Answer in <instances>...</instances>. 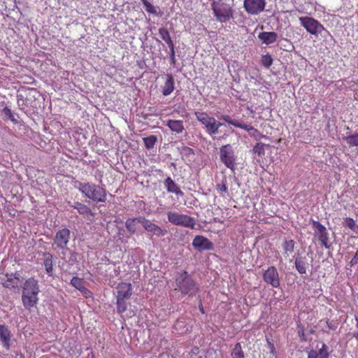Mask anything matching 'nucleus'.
<instances>
[{
  "mask_svg": "<svg viewBox=\"0 0 358 358\" xmlns=\"http://www.w3.org/2000/svg\"><path fill=\"white\" fill-rule=\"evenodd\" d=\"M22 301L25 309L30 310L36 307L38 301V294L40 292L38 281L34 278H28L23 283Z\"/></svg>",
  "mask_w": 358,
  "mask_h": 358,
  "instance_id": "f257e3e1",
  "label": "nucleus"
},
{
  "mask_svg": "<svg viewBox=\"0 0 358 358\" xmlns=\"http://www.w3.org/2000/svg\"><path fill=\"white\" fill-rule=\"evenodd\" d=\"M78 190L87 199L99 203L105 202L107 198L106 190L93 182H77Z\"/></svg>",
  "mask_w": 358,
  "mask_h": 358,
  "instance_id": "f03ea898",
  "label": "nucleus"
},
{
  "mask_svg": "<svg viewBox=\"0 0 358 358\" xmlns=\"http://www.w3.org/2000/svg\"><path fill=\"white\" fill-rule=\"evenodd\" d=\"M176 289H178L184 295L193 296L199 292L197 284L186 271L178 273L176 276Z\"/></svg>",
  "mask_w": 358,
  "mask_h": 358,
  "instance_id": "7ed1b4c3",
  "label": "nucleus"
},
{
  "mask_svg": "<svg viewBox=\"0 0 358 358\" xmlns=\"http://www.w3.org/2000/svg\"><path fill=\"white\" fill-rule=\"evenodd\" d=\"M133 294L132 285L130 282H121L117 286L116 305L119 314L124 313L128 306L127 301Z\"/></svg>",
  "mask_w": 358,
  "mask_h": 358,
  "instance_id": "20e7f679",
  "label": "nucleus"
},
{
  "mask_svg": "<svg viewBox=\"0 0 358 358\" xmlns=\"http://www.w3.org/2000/svg\"><path fill=\"white\" fill-rule=\"evenodd\" d=\"M194 115L196 120L204 126L210 136L219 133V129L222 125V122L217 120L215 117L210 116L206 112L195 111Z\"/></svg>",
  "mask_w": 358,
  "mask_h": 358,
  "instance_id": "39448f33",
  "label": "nucleus"
},
{
  "mask_svg": "<svg viewBox=\"0 0 358 358\" xmlns=\"http://www.w3.org/2000/svg\"><path fill=\"white\" fill-rule=\"evenodd\" d=\"M211 9L216 20L220 22H227L234 16L233 9L225 3L213 1Z\"/></svg>",
  "mask_w": 358,
  "mask_h": 358,
  "instance_id": "423d86ee",
  "label": "nucleus"
},
{
  "mask_svg": "<svg viewBox=\"0 0 358 358\" xmlns=\"http://www.w3.org/2000/svg\"><path fill=\"white\" fill-rule=\"evenodd\" d=\"M301 25L311 35L317 36L322 31L330 35L329 31L318 20L312 17H300Z\"/></svg>",
  "mask_w": 358,
  "mask_h": 358,
  "instance_id": "0eeeda50",
  "label": "nucleus"
},
{
  "mask_svg": "<svg viewBox=\"0 0 358 358\" xmlns=\"http://www.w3.org/2000/svg\"><path fill=\"white\" fill-rule=\"evenodd\" d=\"M36 94H38V92L34 88H28L26 95L17 94V102L19 108L24 112H27L29 108H36Z\"/></svg>",
  "mask_w": 358,
  "mask_h": 358,
  "instance_id": "6e6552de",
  "label": "nucleus"
},
{
  "mask_svg": "<svg viewBox=\"0 0 358 358\" xmlns=\"http://www.w3.org/2000/svg\"><path fill=\"white\" fill-rule=\"evenodd\" d=\"M167 217L169 221L175 225L194 229L196 224V222L194 217L187 215L180 214L176 212H168Z\"/></svg>",
  "mask_w": 358,
  "mask_h": 358,
  "instance_id": "1a4fd4ad",
  "label": "nucleus"
},
{
  "mask_svg": "<svg viewBox=\"0 0 358 358\" xmlns=\"http://www.w3.org/2000/svg\"><path fill=\"white\" fill-rule=\"evenodd\" d=\"M71 231L67 228L59 229L53 238L52 248L54 250H64L67 248L70 240Z\"/></svg>",
  "mask_w": 358,
  "mask_h": 358,
  "instance_id": "9d476101",
  "label": "nucleus"
},
{
  "mask_svg": "<svg viewBox=\"0 0 358 358\" xmlns=\"http://www.w3.org/2000/svg\"><path fill=\"white\" fill-rule=\"evenodd\" d=\"M5 278H1V285L4 288L10 290H19L22 287V278L19 272L6 273Z\"/></svg>",
  "mask_w": 358,
  "mask_h": 358,
  "instance_id": "9b49d317",
  "label": "nucleus"
},
{
  "mask_svg": "<svg viewBox=\"0 0 358 358\" xmlns=\"http://www.w3.org/2000/svg\"><path fill=\"white\" fill-rule=\"evenodd\" d=\"M266 0H243V8L250 15H257L265 10Z\"/></svg>",
  "mask_w": 358,
  "mask_h": 358,
  "instance_id": "f8f14e48",
  "label": "nucleus"
},
{
  "mask_svg": "<svg viewBox=\"0 0 358 358\" xmlns=\"http://www.w3.org/2000/svg\"><path fill=\"white\" fill-rule=\"evenodd\" d=\"M264 282L273 287L278 288L280 285V279L277 268L271 266L264 270L262 273Z\"/></svg>",
  "mask_w": 358,
  "mask_h": 358,
  "instance_id": "ddd939ff",
  "label": "nucleus"
},
{
  "mask_svg": "<svg viewBox=\"0 0 358 358\" xmlns=\"http://www.w3.org/2000/svg\"><path fill=\"white\" fill-rule=\"evenodd\" d=\"M220 159L227 168L234 171L236 157L231 145L227 144L220 148Z\"/></svg>",
  "mask_w": 358,
  "mask_h": 358,
  "instance_id": "4468645a",
  "label": "nucleus"
},
{
  "mask_svg": "<svg viewBox=\"0 0 358 358\" xmlns=\"http://www.w3.org/2000/svg\"><path fill=\"white\" fill-rule=\"evenodd\" d=\"M313 227L315 231V236H317L320 245L325 248H329L331 244L329 243V233L326 227L317 221H313Z\"/></svg>",
  "mask_w": 358,
  "mask_h": 358,
  "instance_id": "2eb2a0df",
  "label": "nucleus"
},
{
  "mask_svg": "<svg viewBox=\"0 0 358 358\" xmlns=\"http://www.w3.org/2000/svg\"><path fill=\"white\" fill-rule=\"evenodd\" d=\"M138 223L142 224L143 228L148 232H151L157 236H162L167 233V231L162 229L160 227L147 220L144 217H139Z\"/></svg>",
  "mask_w": 358,
  "mask_h": 358,
  "instance_id": "dca6fc26",
  "label": "nucleus"
},
{
  "mask_svg": "<svg viewBox=\"0 0 358 358\" xmlns=\"http://www.w3.org/2000/svg\"><path fill=\"white\" fill-rule=\"evenodd\" d=\"M192 246L198 251L212 250L213 249V243L201 235H197L194 237Z\"/></svg>",
  "mask_w": 358,
  "mask_h": 358,
  "instance_id": "f3484780",
  "label": "nucleus"
},
{
  "mask_svg": "<svg viewBox=\"0 0 358 358\" xmlns=\"http://www.w3.org/2000/svg\"><path fill=\"white\" fill-rule=\"evenodd\" d=\"M13 334L8 327L5 324H0V343L9 351L12 345Z\"/></svg>",
  "mask_w": 358,
  "mask_h": 358,
  "instance_id": "a211bd4d",
  "label": "nucleus"
},
{
  "mask_svg": "<svg viewBox=\"0 0 358 358\" xmlns=\"http://www.w3.org/2000/svg\"><path fill=\"white\" fill-rule=\"evenodd\" d=\"M329 347L324 343L318 350H310L307 358H329Z\"/></svg>",
  "mask_w": 358,
  "mask_h": 358,
  "instance_id": "6ab92c4d",
  "label": "nucleus"
},
{
  "mask_svg": "<svg viewBox=\"0 0 358 358\" xmlns=\"http://www.w3.org/2000/svg\"><path fill=\"white\" fill-rule=\"evenodd\" d=\"M71 285L79 290L85 296H91V292L84 285L83 279L78 277H73V278L71 280Z\"/></svg>",
  "mask_w": 358,
  "mask_h": 358,
  "instance_id": "aec40b11",
  "label": "nucleus"
},
{
  "mask_svg": "<svg viewBox=\"0 0 358 358\" xmlns=\"http://www.w3.org/2000/svg\"><path fill=\"white\" fill-rule=\"evenodd\" d=\"M258 38L263 43L270 45L277 41L278 34L274 31H263L259 34Z\"/></svg>",
  "mask_w": 358,
  "mask_h": 358,
  "instance_id": "412c9836",
  "label": "nucleus"
},
{
  "mask_svg": "<svg viewBox=\"0 0 358 358\" xmlns=\"http://www.w3.org/2000/svg\"><path fill=\"white\" fill-rule=\"evenodd\" d=\"M164 185L169 192L174 193L176 195L183 196L184 193L182 192L179 186L171 179V177H168L164 180Z\"/></svg>",
  "mask_w": 358,
  "mask_h": 358,
  "instance_id": "4be33fe9",
  "label": "nucleus"
},
{
  "mask_svg": "<svg viewBox=\"0 0 358 358\" xmlns=\"http://www.w3.org/2000/svg\"><path fill=\"white\" fill-rule=\"evenodd\" d=\"M166 78V81L162 86V94L164 96L171 94L175 89L173 76L171 74H167Z\"/></svg>",
  "mask_w": 358,
  "mask_h": 358,
  "instance_id": "5701e85b",
  "label": "nucleus"
},
{
  "mask_svg": "<svg viewBox=\"0 0 358 358\" xmlns=\"http://www.w3.org/2000/svg\"><path fill=\"white\" fill-rule=\"evenodd\" d=\"M241 129L248 131L250 136L253 137L257 141H259L262 138H267L266 136L262 134L258 129H255L250 124L244 123Z\"/></svg>",
  "mask_w": 358,
  "mask_h": 358,
  "instance_id": "b1692460",
  "label": "nucleus"
},
{
  "mask_svg": "<svg viewBox=\"0 0 358 358\" xmlns=\"http://www.w3.org/2000/svg\"><path fill=\"white\" fill-rule=\"evenodd\" d=\"M166 126L171 131L176 134H181L185 129L183 122L182 120H169L166 122Z\"/></svg>",
  "mask_w": 358,
  "mask_h": 358,
  "instance_id": "393cba45",
  "label": "nucleus"
},
{
  "mask_svg": "<svg viewBox=\"0 0 358 358\" xmlns=\"http://www.w3.org/2000/svg\"><path fill=\"white\" fill-rule=\"evenodd\" d=\"M295 266L300 274L306 273L307 262L305 257H298L295 260Z\"/></svg>",
  "mask_w": 358,
  "mask_h": 358,
  "instance_id": "a878e982",
  "label": "nucleus"
},
{
  "mask_svg": "<svg viewBox=\"0 0 358 358\" xmlns=\"http://www.w3.org/2000/svg\"><path fill=\"white\" fill-rule=\"evenodd\" d=\"M295 248V242L294 240H285L282 243V249L284 254L287 256L292 254Z\"/></svg>",
  "mask_w": 358,
  "mask_h": 358,
  "instance_id": "bb28decb",
  "label": "nucleus"
},
{
  "mask_svg": "<svg viewBox=\"0 0 358 358\" xmlns=\"http://www.w3.org/2000/svg\"><path fill=\"white\" fill-rule=\"evenodd\" d=\"M231 356L232 358H245L241 343L235 344L231 350Z\"/></svg>",
  "mask_w": 358,
  "mask_h": 358,
  "instance_id": "cd10ccee",
  "label": "nucleus"
},
{
  "mask_svg": "<svg viewBox=\"0 0 358 358\" xmlns=\"http://www.w3.org/2000/svg\"><path fill=\"white\" fill-rule=\"evenodd\" d=\"M216 189L220 196H224V193H226L228 190L226 176H224L222 180L216 184Z\"/></svg>",
  "mask_w": 358,
  "mask_h": 358,
  "instance_id": "c85d7f7f",
  "label": "nucleus"
},
{
  "mask_svg": "<svg viewBox=\"0 0 358 358\" xmlns=\"http://www.w3.org/2000/svg\"><path fill=\"white\" fill-rule=\"evenodd\" d=\"M44 266L46 271V273L50 276L53 275V261L52 256L50 254H48L46 258L44 260Z\"/></svg>",
  "mask_w": 358,
  "mask_h": 358,
  "instance_id": "c756f323",
  "label": "nucleus"
},
{
  "mask_svg": "<svg viewBox=\"0 0 358 358\" xmlns=\"http://www.w3.org/2000/svg\"><path fill=\"white\" fill-rule=\"evenodd\" d=\"M139 217L129 218L125 222V227L129 232L134 234L136 231V223L138 222Z\"/></svg>",
  "mask_w": 358,
  "mask_h": 358,
  "instance_id": "7c9ffc66",
  "label": "nucleus"
},
{
  "mask_svg": "<svg viewBox=\"0 0 358 358\" xmlns=\"http://www.w3.org/2000/svg\"><path fill=\"white\" fill-rule=\"evenodd\" d=\"M157 138L156 136L151 135L148 137L143 138V142L147 149H152L154 148Z\"/></svg>",
  "mask_w": 358,
  "mask_h": 358,
  "instance_id": "2f4dec72",
  "label": "nucleus"
},
{
  "mask_svg": "<svg viewBox=\"0 0 358 358\" xmlns=\"http://www.w3.org/2000/svg\"><path fill=\"white\" fill-rule=\"evenodd\" d=\"M78 212L86 217H89V216H94V213L92 212L91 209L85 204H83L80 208H78Z\"/></svg>",
  "mask_w": 358,
  "mask_h": 358,
  "instance_id": "473e14b6",
  "label": "nucleus"
},
{
  "mask_svg": "<svg viewBox=\"0 0 358 358\" xmlns=\"http://www.w3.org/2000/svg\"><path fill=\"white\" fill-rule=\"evenodd\" d=\"M273 59L269 54L264 55L261 58L262 64L266 69L271 67L273 64Z\"/></svg>",
  "mask_w": 358,
  "mask_h": 358,
  "instance_id": "72a5a7b5",
  "label": "nucleus"
},
{
  "mask_svg": "<svg viewBox=\"0 0 358 358\" xmlns=\"http://www.w3.org/2000/svg\"><path fill=\"white\" fill-rule=\"evenodd\" d=\"M221 118H222V120H223L226 122L229 123V124H231L236 127L241 128V129L242 128L243 124H244L243 122H240L239 121H238L236 120L231 119V117L229 115H223Z\"/></svg>",
  "mask_w": 358,
  "mask_h": 358,
  "instance_id": "f704fd0d",
  "label": "nucleus"
},
{
  "mask_svg": "<svg viewBox=\"0 0 358 358\" xmlns=\"http://www.w3.org/2000/svg\"><path fill=\"white\" fill-rule=\"evenodd\" d=\"M296 329H297V334L299 337L300 341L301 342L307 341V337L305 334L304 327L303 326V324L301 322L297 324Z\"/></svg>",
  "mask_w": 358,
  "mask_h": 358,
  "instance_id": "c9c22d12",
  "label": "nucleus"
},
{
  "mask_svg": "<svg viewBox=\"0 0 358 358\" xmlns=\"http://www.w3.org/2000/svg\"><path fill=\"white\" fill-rule=\"evenodd\" d=\"M346 226L355 233L358 232V224H356L355 221L351 217H346L345 219Z\"/></svg>",
  "mask_w": 358,
  "mask_h": 358,
  "instance_id": "e433bc0d",
  "label": "nucleus"
},
{
  "mask_svg": "<svg viewBox=\"0 0 358 358\" xmlns=\"http://www.w3.org/2000/svg\"><path fill=\"white\" fill-rule=\"evenodd\" d=\"M326 324L328 328L331 330H336L338 327V322L334 320H326L325 321L321 320L318 322V325H321L322 324Z\"/></svg>",
  "mask_w": 358,
  "mask_h": 358,
  "instance_id": "4c0bfd02",
  "label": "nucleus"
},
{
  "mask_svg": "<svg viewBox=\"0 0 358 358\" xmlns=\"http://www.w3.org/2000/svg\"><path fill=\"white\" fill-rule=\"evenodd\" d=\"M159 34L161 38L164 41H168L171 39V35L168 29L165 27H161L159 29Z\"/></svg>",
  "mask_w": 358,
  "mask_h": 358,
  "instance_id": "58836bf2",
  "label": "nucleus"
},
{
  "mask_svg": "<svg viewBox=\"0 0 358 358\" xmlns=\"http://www.w3.org/2000/svg\"><path fill=\"white\" fill-rule=\"evenodd\" d=\"M3 113L13 123H17V120L15 118L14 114L8 106H5L3 110Z\"/></svg>",
  "mask_w": 358,
  "mask_h": 358,
  "instance_id": "ea45409f",
  "label": "nucleus"
},
{
  "mask_svg": "<svg viewBox=\"0 0 358 358\" xmlns=\"http://www.w3.org/2000/svg\"><path fill=\"white\" fill-rule=\"evenodd\" d=\"M141 2L148 13L151 14H155L157 13L155 8L148 0H141Z\"/></svg>",
  "mask_w": 358,
  "mask_h": 358,
  "instance_id": "a19ab883",
  "label": "nucleus"
},
{
  "mask_svg": "<svg viewBox=\"0 0 358 358\" xmlns=\"http://www.w3.org/2000/svg\"><path fill=\"white\" fill-rule=\"evenodd\" d=\"M265 144L262 143H257L253 148V151L259 156H262L265 154Z\"/></svg>",
  "mask_w": 358,
  "mask_h": 358,
  "instance_id": "79ce46f5",
  "label": "nucleus"
},
{
  "mask_svg": "<svg viewBox=\"0 0 358 358\" xmlns=\"http://www.w3.org/2000/svg\"><path fill=\"white\" fill-rule=\"evenodd\" d=\"M346 141L351 147L358 146V134L348 136Z\"/></svg>",
  "mask_w": 358,
  "mask_h": 358,
  "instance_id": "37998d69",
  "label": "nucleus"
},
{
  "mask_svg": "<svg viewBox=\"0 0 358 358\" xmlns=\"http://www.w3.org/2000/svg\"><path fill=\"white\" fill-rule=\"evenodd\" d=\"M267 343H268V349L270 350V353L274 355L275 353V346H274L273 343L268 339H267Z\"/></svg>",
  "mask_w": 358,
  "mask_h": 358,
  "instance_id": "c03bdc74",
  "label": "nucleus"
},
{
  "mask_svg": "<svg viewBox=\"0 0 358 358\" xmlns=\"http://www.w3.org/2000/svg\"><path fill=\"white\" fill-rule=\"evenodd\" d=\"M357 262H358V250L355 252L354 257L351 259L350 264H351V266H354V265L357 264Z\"/></svg>",
  "mask_w": 358,
  "mask_h": 358,
  "instance_id": "a18cd8bd",
  "label": "nucleus"
},
{
  "mask_svg": "<svg viewBox=\"0 0 358 358\" xmlns=\"http://www.w3.org/2000/svg\"><path fill=\"white\" fill-rule=\"evenodd\" d=\"M165 43L168 45L171 52H172V51H175L174 50V43H173L172 39H171L168 41H166Z\"/></svg>",
  "mask_w": 358,
  "mask_h": 358,
  "instance_id": "49530a36",
  "label": "nucleus"
},
{
  "mask_svg": "<svg viewBox=\"0 0 358 358\" xmlns=\"http://www.w3.org/2000/svg\"><path fill=\"white\" fill-rule=\"evenodd\" d=\"M183 152L186 155H192V154H194L193 150L192 148H189V147H184L183 148Z\"/></svg>",
  "mask_w": 358,
  "mask_h": 358,
  "instance_id": "de8ad7c7",
  "label": "nucleus"
},
{
  "mask_svg": "<svg viewBox=\"0 0 358 358\" xmlns=\"http://www.w3.org/2000/svg\"><path fill=\"white\" fill-rule=\"evenodd\" d=\"M171 56V61L173 64H175L176 63V57H175V51H172L170 54Z\"/></svg>",
  "mask_w": 358,
  "mask_h": 358,
  "instance_id": "09e8293b",
  "label": "nucleus"
},
{
  "mask_svg": "<svg viewBox=\"0 0 358 358\" xmlns=\"http://www.w3.org/2000/svg\"><path fill=\"white\" fill-rule=\"evenodd\" d=\"M83 203H80V202H75L74 204L72 206L73 207V208L76 209L78 210V208H80V206H82Z\"/></svg>",
  "mask_w": 358,
  "mask_h": 358,
  "instance_id": "8fccbe9b",
  "label": "nucleus"
},
{
  "mask_svg": "<svg viewBox=\"0 0 358 358\" xmlns=\"http://www.w3.org/2000/svg\"><path fill=\"white\" fill-rule=\"evenodd\" d=\"M28 78H29V80L28 81H24V83L33 84V83H35V80H34V78L29 77Z\"/></svg>",
  "mask_w": 358,
  "mask_h": 358,
  "instance_id": "3c124183",
  "label": "nucleus"
},
{
  "mask_svg": "<svg viewBox=\"0 0 358 358\" xmlns=\"http://www.w3.org/2000/svg\"><path fill=\"white\" fill-rule=\"evenodd\" d=\"M199 310H200V311H201V313H203H203H205V312H204L203 307V306H202V305H201V306H199Z\"/></svg>",
  "mask_w": 358,
  "mask_h": 358,
  "instance_id": "603ef678",
  "label": "nucleus"
},
{
  "mask_svg": "<svg viewBox=\"0 0 358 358\" xmlns=\"http://www.w3.org/2000/svg\"><path fill=\"white\" fill-rule=\"evenodd\" d=\"M355 320L357 322L356 327H357V328H358V317H355Z\"/></svg>",
  "mask_w": 358,
  "mask_h": 358,
  "instance_id": "864d4df0",
  "label": "nucleus"
},
{
  "mask_svg": "<svg viewBox=\"0 0 358 358\" xmlns=\"http://www.w3.org/2000/svg\"><path fill=\"white\" fill-rule=\"evenodd\" d=\"M310 333H311V334H313V333H314V331H313V330L310 331Z\"/></svg>",
  "mask_w": 358,
  "mask_h": 358,
  "instance_id": "5fc2aeb1",
  "label": "nucleus"
},
{
  "mask_svg": "<svg viewBox=\"0 0 358 358\" xmlns=\"http://www.w3.org/2000/svg\"><path fill=\"white\" fill-rule=\"evenodd\" d=\"M92 358H94V356H92Z\"/></svg>",
  "mask_w": 358,
  "mask_h": 358,
  "instance_id": "6e6d98bb",
  "label": "nucleus"
}]
</instances>
